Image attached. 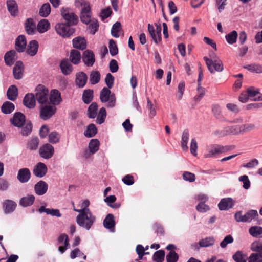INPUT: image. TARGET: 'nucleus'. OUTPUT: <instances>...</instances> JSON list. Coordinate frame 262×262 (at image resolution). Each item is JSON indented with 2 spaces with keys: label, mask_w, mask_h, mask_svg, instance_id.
<instances>
[{
  "label": "nucleus",
  "mask_w": 262,
  "mask_h": 262,
  "mask_svg": "<svg viewBox=\"0 0 262 262\" xmlns=\"http://www.w3.org/2000/svg\"><path fill=\"white\" fill-rule=\"evenodd\" d=\"M87 211L79 213L76 217V222L79 226L89 230L95 223L96 217L90 210H87Z\"/></svg>",
  "instance_id": "nucleus-1"
},
{
  "label": "nucleus",
  "mask_w": 262,
  "mask_h": 262,
  "mask_svg": "<svg viewBox=\"0 0 262 262\" xmlns=\"http://www.w3.org/2000/svg\"><path fill=\"white\" fill-rule=\"evenodd\" d=\"M203 59L208 70L211 73H214L216 72H221L223 70V62L216 55H214V57H211V59H209L206 56L204 57Z\"/></svg>",
  "instance_id": "nucleus-2"
},
{
  "label": "nucleus",
  "mask_w": 262,
  "mask_h": 262,
  "mask_svg": "<svg viewBox=\"0 0 262 262\" xmlns=\"http://www.w3.org/2000/svg\"><path fill=\"white\" fill-rule=\"evenodd\" d=\"M228 146H223L219 144H211L207 147L206 151L204 156L206 158L216 157L218 155L226 152L230 150Z\"/></svg>",
  "instance_id": "nucleus-3"
},
{
  "label": "nucleus",
  "mask_w": 262,
  "mask_h": 262,
  "mask_svg": "<svg viewBox=\"0 0 262 262\" xmlns=\"http://www.w3.org/2000/svg\"><path fill=\"white\" fill-rule=\"evenodd\" d=\"M34 94L36 100L40 104L46 103L49 97V91L43 85L39 84L35 89Z\"/></svg>",
  "instance_id": "nucleus-4"
},
{
  "label": "nucleus",
  "mask_w": 262,
  "mask_h": 262,
  "mask_svg": "<svg viewBox=\"0 0 262 262\" xmlns=\"http://www.w3.org/2000/svg\"><path fill=\"white\" fill-rule=\"evenodd\" d=\"M240 125L227 126L222 129L214 132L215 135L219 137H223L229 135H237L241 134Z\"/></svg>",
  "instance_id": "nucleus-5"
},
{
  "label": "nucleus",
  "mask_w": 262,
  "mask_h": 262,
  "mask_svg": "<svg viewBox=\"0 0 262 262\" xmlns=\"http://www.w3.org/2000/svg\"><path fill=\"white\" fill-rule=\"evenodd\" d=\"M100 99L102 102H108V106L113 107L115 105L116 99L115 95L111 94V91L107 88H103L100 94Z\"/></svg>",
  "instance_id": "nucleus-6"
},
{
  "label": "nucleus",
  "mask_w": 262,
  "mask_h": 262,
  "mask_svg": "<svg viewBox=\"0 0 262 262\" xmlns=\"http://www.w3.org/2000/svg\"><path fill=\"white\" fill-rule=\"evenodd\" d=\"M70 25L66 23H57L55 27L57 33L63 37L70 36L74 32V30Z\"/></svg>",
  "instance_id": "nucleus-7"
},
{
  "label": "nucleus",
  "mask_w": 262,
  "mask_h": 262,
  "mask_svg": "<svg viewBox=\"0 0 262 262\" xmlns=\"http://www.w3.org/2000/svg\"><path fill=\"white\" fill-rule=\"evenodd\" d=\"M61 13L63 18L70 25H75L78 21V18L77 15L75 14L72 10L69 8H63L61 10Z\"/></svg>",
  "instance_id": "nucleus-8"
},
{
  "label": "nucleus",
  "mask_w": 262,
  "mask_h": 262,
  "mask_svg": "<svg viewBox=\"0 0 262 262\" xmlns=\"http://www.w3.org/2000/svg\"><path fill=\"white\" fill-rule=\"evenodd\" d=\"M54 147L50 144H46L39 149L40 156L46 159L51 158L54 155Z\"/></svg>",
  "instance_id": "nucleus-9"
},
{
  "label": "nucleus",
  "mask_w": 262,
  "mask_h": 262,
  "mask_svg": "<svg viewBox=\"0 0 262 262\" xmlns=\"http://www.w3.org/2000/svg\"><path fill=\"white\" fill-rule=\"evenodd\" d=\"M83 6L80 15L81 20L84 24H88L91 21V9L89 3L83 2L82 3Z\"/></svg>",
  "instance_id": "nucleus-10"
},
{
  "label": "nucleus",
  "mask_w": 262,
  "mask_h": 262,
  "mask_svg": "<svg viewBox=\"0 0 262 262\" xmlns=\"http://www.w3.org/2000/svg\"><path fill=\"white\" fill-rule=\"evenodd\" d=\"M235 203L232 198H225L221 200L218 204V207L220 210H228L234 206Z\"/></svg>",
  "instance_id": "nucleus-11"
},
{
  "label": "nucleus",
  "mask_w": 262,
  "mask_h": 262,
  "mask_svg": "<svg viewBox=\"0 0 262 262\" xmlns=\"http://www.w3.org/2000/svg\"><path fill=\"white\" fill-rule=\"evenodd\" d=\"M56 112V108L53 106H44L41 108L40 116L44 120L49 119Z\"/></svg>",
  "instance_id": "nucleus-12"
},
{
  "label": "nucleus",
  "mask_w": 262,
  "mask_h": 262,
  "mask_svg": "<svg viewBox=\"0 0 262 262\" xmlns=\"http://www.w3.org/2000/svg\"><path fill=\"white\" fill-rule=\"evenodd\" d=\"M24 67L21 61H18L16 62L13 69V74L15 79H20L23 78L24 75Z\"/></svg>",
  "instance_id": "nucleus-13"
},
{
  "label": "nucleus",
  "mask_w": 262,
  "mask_h": 262,
  "mask_svg": "<svg viewBox=\"0 0 262 262\" xmlns=\"http://www.w3.org/2000/svg\"><path fill=\"white\" fill-rule=\"evenodd\" d=\"M25 116L20 112L16 113L13 117L10 119L11 123L15 126L20 127L25 122Z\"/></svg>",
  "instance_id": "nucleus-14"
},
{
  "label": "nucleus",
  "mask_w": 262,
  "mask_h": 262,
  "mask_svg": "<svg viewBox=\"0 0 262 262\" xmlns=\"http://www.w3.org/2000/svg\"><path fill=\"white\" fill-rule=\"evenodd\" d=\"M47 167L43 163H38L34 167L33 173L37 177L42 178L46 175L47 172Z\"/></svg>",
  "instance_id": "nucleus-15"
},
{
  "label": "nucleus",
  "mask_w": 262,
  "mask_h": 262,
  "mask_svg": "<svg viewBox=\"0 0 262 262\" xmlns=\"http://www.w3.org/2000/svg\"><path fill=\"white\" fill-rule=\"evenodd\" d=\"M60 68L64 75H70L73 71V68L71 62L68 59H63L60 64Z\"/></svg>",
  "instance_id": "nucleus-16"
},
{
  "label": "nucleus",
  "mask_w": 262,
  "mask_h": 262,
  "mask_svg": "<svg viewBox=\"0 0 262 262\" xmlns=\"http://www.w3.org/2000/svg\"><path fill=\"white\" fill-rule=\"evenodd\" d=\"M58 244L60 245L58 248L59 251L63 253L69 246V238L67 234H62L58 237Z\"/></svg>",
  "instance_id": "nucleus-17"
},
{
  "label": "nucleus",
  "mask_w": 262,
  "mask_h": 262,
  "mask_svg": "<svg viewBox=\"0 0 262 262\" xmlns=\"http://www.w3.org/2000/svg\"><path fill=\"white\" fill-rule=\"evenodd\" d=\"M82 60L85 65L92 67L95 62V57L93 52L90 50H85L83 54Z\"/></svg>",
  "instance_id": "nucleus-18"
},
{
  "label": "nucleus",
  "mask_w": 262,
  "mask_h": 262,
  "mask_svg": "<svg viewBox=\"0 0 262 262\" xmlns=\"http://www.w3.org/2000/svg\"><path fill=\"white\" fill-rule=\"evenodd\" d=\"M48 189V185L47 183L43 181H39L37 182L34 186V190L38 195H42L45 194Z\"/></svg>",
  "instance_id": "nucleus-19"
},
{
  "label": "nucleus",
  "mask_w": 262,
  "mask_h": 262,
  "mask_svg": "<svg viewBox=\"0 0 262 262\" xmlns=\"http://www.w3.org/2000/svg\"><path fill=\"white\" fill-rule=\"evenodd\" d=\"M31 177V172L28 168H21L19 170L17 176V179L21 183L27 182Z\"/></svg>",
  "instance_id": "nucleus-20"
},
{
  "label": "nucleus",
  "mask_w": 262,
  "mask_h": 262,
  "mask_svg": "<svg viewBox=\"0 0 262 262\" xmlns=\"http://www.w3.org/2000/svg\"><path fill=\"white\" fill-rule=\"evenodd\" d=\"M23 103L25 106L29 108H34L36 104V98L34 94H27L24 97Z\"/></svg>",
  "instance_id": "nucleus-21"
},
{
  "label": "nucleus",
  "mask_w": 262,
  "mask_h": 262,
  "mask_svg": "<svg viewBox=\"0 0 262 262\" xmlns=\"http://www.w3.org/2000/svg\"><path fill=\"white\" fill-rule=\"evenodd\" d=\"M27 45V41L24 35H20L17 37L15 41V49L18 52H24Z\"/></svg>",
  "instance_id": "nucleus-22"
},
{
  "label": "nucleus",
  "mask_w": 262,
  "mask_h": 262,
  "mask_svg": "<svg viewBox=\"0 0 262 262\" xmlns=\"http://www.w3.org/2000/svg\"><path fill=\"white\" fill-rule=\"evenodd\" d=\"M87 75L84 72H80L76 74L75 83L79 88H83L87 82Z\"/></svg>",
  "instance_id": "nucleus-23"
},
{
  "label": "nucleus",
  "mask_w": 262,
  "mask_h": 262,
  "mask_svg": "<svg viewBox=\"0 0 262 262\" xmlns=\"http://www.w3.org/2000/svg\"><path fill=\"white\" fill-rule=\"evenodd\" d=\"M17 204L11 200H6L3 205L4 212L7 214L13 212Z\"/></svg>",
  "instance_id": "nucleus-24"
},
{
  "label": "nucleus",
  "mask_w": 262,
  "mask_h": 262,
  "mask_svg": "<svg viewBox=\"0 0 262 262\" xmlns=\"http://www.w3.org/2000/svg\"><path fill=\"white\" fill-rule=\"evenodd\" d=\"M247 93L252 100L255 101H259L262 100V95L259 93L258 89L251 86L247 89Z\"/></svg>",
  "instance_id": "nucleus-25"
},
{
  "label": "nucleus",
  "mask_w": 262,
  "mask_h": 262,
  "mask_svg": "<svg viewBox=\"0 0 262 262\" xmlns=\"http://www.w3.org/2000/svg\"><path fill=\"white\" fill-rule=\"evenodd\" d=\"M115 220H114V217L113 214H108L106 217L105 218L103 221V225L104 226L110 230L111 232H114L115 231Z\"/></svg>",
  "instance_id": "nucleus-26"
},
{
  "label": "nucleus",
  "mask_w": 262,
  "mask_h": 262,
  "mask_svg": "<svg viewBox=\"0 0 262 262\" xmlns=\"http://www.w3.org/2000/svg\"><path fill=\"white\" fill-rule=\"evenodd\" d=\"M17 58L16 53L14 50L7 52L4 56L5 63L8 66H12Z\"/></svg>",
  "instance_id": "nucleus-27"
},
{
  "label": "nucleus",
  "mask_w": 262,
  "mask_h": 262,
  "mask_svg": "<svg viewBox=\"0 0 262 262\" xmlns=\"http://www.w3.org/2000/svg\"><path fill=\"white\" fill-rule=\"evenodd\" d=\"M50 100L54 105H58L61 102L62 99L60 93L57 90L54 89L51 91Z\"/></svg>",
  "instance_id": "nucleus-28"
},
{
  "label": "nucleus",
  "mask_w": 262,
  "mask_h": 262,
  "mask_svg": "<svg viewBox=\"0 0 262 262\" xmlns=\"http://www.w3.org/2000/svg\"><path fill=\"white\" fill-rule=\"evenodd\" d=\"M7 6L11 15L15 16L18 13V6L15 1L8 0L7 1Z\"/></svg>",
  "instance_id": "nucleus-29"
},
{
  "label": "nucleus",
  "mask_w": 262,
  "mask_h": 262,
  "mask_svg": "<svg viewBox=\"0 0 262 262\" xmlns=\"http://www.w3.org/2000/svg\"><path fill=\"white\" fill-rule=\"evenodd\" d=\"M81 59V54L79 51L76 50H72L70 53L69 61L74 64L80 63Z\"/></svg>",
  "instance_id": "nucleus-30"
},
{
  "label": "nucleus",
  "mask_w": 262,
  "mask_h": 262,
  "mask_svg": "<svg viewBox=\"0 0 262 262\" xmlns=\"http://www.w3.org/2000/svg\"><path fill=\"white\" fill-rule=\"evenodd\" d=\"M26 32L29 35L34 34L36 31V25L32 18H28L25 24Z\"/></svg>",
  "instance_id": "nucleus-31"
},
{
  "label": "nucleus",
  "mask_w": 262,
  "mask_h": 262,
  "mask_svg": "<svg viewBox=\"0 0 262 262\" xmlns=\"http://www.w3.org/2000/svg\"><path fill=\"white\" fill-rule=\"evenodd\" d=\"M38 43L36 40L31 41L27 49V53L28 55L33 56L36 54L38 49Z\"/></svg>",
  "instance_id": "nucleus-32"
},
{
  "label": "nucleus",
  "mask_w": 262,
  "mask_h": 262,
  "mask_svg": "<svg viewBox=\"0 0 262 262\" xmlns=\"http://www.w3.org/2000/svg\"><path fill=\"white\" fill-rule=\"evenodd\" d=\"M212 113L215 117L221 121L227 122V120L222 113L221 108L218 104H214L212 107Z\"/></svg>",
  "instance_id": "nucleus-33"
},
{
  "label": "nucleus",
  "mask_w": 262,
  "mask_h": 262,
  "mask_svg": "<svg viewBox=\"0 0 262 262\" xmlns=\"http://www.w3.org/2000/svg\"><path fill=\"white\" fill-rule=\"evenodd\" d=\"M73 46L75 48L83 50L86 48V42L84 38L77 37L73 40Z\"/></svg>",
  "instance_id": "nucleus-34"
},
{
  "label": "nucleus",
  "mask_w": 262,
  "mask_h": 262,
  "mask_svg": "<svg viewBox=\"0 0 262 262\" xmlns=\"http://www.w3.org/2000/svg\"><path fill=\"white\" fill-rule=\"evenodd\" d=\"M50 26V23L47 19H42L38 23L37 29L40 33H43L49 29Z\"/></svg>",
  "instance_id": "nucleus-35"
},
{
  "label": "nucleus",
  "mask_w": 262,
  "mask_h": 262,
  "mask_svg": "<svg viewBox=\"0 0 262 262\" xmlns=\"http://www.w3.org/2000/svg\"><path fill=\"white\" fill-rule=\"evenodd\" d=\"M35 200L33 195H29L20 199L19 205L23 207H28L33 204Z\"/></svg>",
  "instance_id": "nucleus-36"
},
{
  "label": "nucleus",
  "mask_w": 262,
  "mask_h": 262,
  "mask_svg": "<svg viewBox=\"0 0 262 262\" xmlns=\"http://www.w3.org/2000/svg\"><path fill=\"white\" fill-rule=\"evenodd\" d=\"M7 95L9 100L11 101L16 100L18 96V89L17 87L14 85L10 86L7 91Z\"/></svg>",
  "instance_id": "nucleus-37"
},
{
  "label": "nucleus",
  "mask_w": 262,
  "mask_h": 262,
  "mask_svg": "<svg viewBox=\"0 0 262 262\" xmlns=\"http://www.w3.org/2000/svg\"><path fill=\"white\" fill-rule=\"evenodd\" d=\"M161 27L159 25H156V30L150 34V36L154 41L157 44L161 40Z\"/></svg>",
  "instance_id": "nucleus-38"
},
{
  "label": "nucleus",
  "mask_w": 262,
  "mask_h": 262,
  "mask_svg": "<svg viewBox=\"0 0 262 262\" xmlns=\"http://www.w3.org/2000/svg\"><path fill=\"white\" fill-rule=\"evenodd\" d=\"M189 135L188 132L187 130L183 131L181 137V145L184 151H187L188 149L187 144L189 140Z\"/></svg>",
  "instance_id": "nucleus-39"
},
{
  "label": "nucleus",
  "mask_w": 262,
  "mask_h": 262,
  "mask_svg": "<svg viewBox=\"0 0 262 262\" xmlns=\"http://www.w3.org/2000/svg\"><path fill=\"white\" fill-rule=\"evenodd\" d=\"M15 109V105L12 102L6 101L4 103L1 107L3 113L8 114L11 113Z\"/></svg>",
  "instance_id": "nucleus-40"
},
{
  "label": "nucleus",
  "mask_w": 262,
  "mask_h": 262,
  "mask_svg": "<svg viewBox=\"0 0 262 262\" xmlns=\"http://www.w3.org/2000/svg\"><path fill=\"white\" fill-rule=\"evenodd\" d=\"M116 200V197L114 195H110L106 196L104 201L107 204V205L114 209H117L120 207V204L118 203H115L112 204L113 203H114Z\"/></svg>",
  "instance_id": "nucleus-41"
},
{
  "label": "nucleus",
  "mask_w": 262,
  "mask_h": 262,
  "mask_svg": "<svg viewBox=\"0 0 262 262\" xmlns=\"http://www.w3.org/2000/svg\"><path fill=\"white\" fill-rule=\"evenodd\" d=\"M249 233L253 237L256 238L262 237V227L259 226H253L249 229Z\"/></svg>",
  "instance_id": "nucleus-42"
},
{
  "label": "nucleus",
  "mask_w": 262,
  "mask_h": 262,
  "mask_svg": "<svg viewBox=\"0 0 262 262\" xmlns=\"http://www.w3.org/2000/svg\"><path fill=\"white\" fill-rule=\"evenodd\" d=\"M97 133V129L94 124H90L86 130L84 132V135L86 137L91 138L94 137Z\"/></svg>",
  "instance_id": "nucleus-43"
},
{
  "label": "nucleus",
  "mask_w": 262,
  "mask_h": 262,
  "mask_svg": "<svg viewBox=\"0 0 262 262\" xmlns=\"http://www.w3.org/2000/svg\"><path fill=\"white\" fill-rule=\"evenodd\" d=\"M100 143L97 139H92L89 143V149L92 154L96 153L99 148Z\"/></svg>",
  "instance_id": "nucleus-44"
},
{
  "label": "nucleus",
  "mask_w": 262,
  "mask_h": 262,
  "mask_svg": "<svg viewBox=\"0 0 262 262\" xmlns=\"http://www.w3.org/2000/svg\"><path fill=\"white\" fill-rule=\"evenodd\" d=\"M121 30V25L120 22H116L112 26L111 29L112 35L115 37L118 38L120 36V33Z\"/></svg>",
  "instance_id": "nucleus-45"
},
{
  "label": "nucleus",
  "mask_w": 262,
  "mask_h": 262,
  "mask_svg": "<svg viewBox=\"0 0 262 262\" xmlns=\"http://www.w3.org/2000/svg\"><path fill=\"white\" fill-rule=\"evenodd\" d=\"M98 105L96 103H92L89 107L88 116L90 118H95L97 114Z\"/></svg>",
  "instance_id": "nucleus-46"
},
{
  "label": "nucleus",
  "mask_w": 262,
  "mask_h": 262,
  "mask_svg": "<svg viewBox=\"0 0 262 262\" xmlns=\"http://www.w3.org/2000/svg\"><path fill=\"white\" fill-rule=\"evenodd\" d=\"M258 216V212L256 210H250L244 215V222H251L252 220Z\"/></svg>",
  "instance_id": "nucleus-47"
},
{
  "label": "nucleus",
  "mask_w": 262,
  "mask_h": 262,
  "mask_svg": "<svg viewBox=\"0 0 262 262\" xmlns=\"http://www.w3.org/2000/svg\"><path fill=\"white\" fill-rule=\"evenodd\" d=\"M215 242L213 237H207L200 241L199 245L201 247H208L214 245Z\"/></svg>",
  "instance_id": "nucleus-48"
},
{
  "label": "nucleus",
  "mask_w": 262,
  "mask_h": 262,
  "mask_svg": "<svg viewBox=\"0 0 262 262\" xmlns=\"http://www.w3.org/2000/svg\"><path fill=\"white\" fill-rule=\"evenodd\" d=\"M51 12V7L49 3H45L42 5L39 10V15L44 17H47Z\"/></svg>",
  "instance_id": "nucleus-49"
},
{
  "label": "nucleus",
  "mask_w": 262,
  "mask_h": 262,
  "mask_svg": "<svg viewBox=\"0 0 262 262\" xmlns=\"http://www.w3.org/2000/svg\"><path fill=\"white\" fill-rule=\"evenodd\" d=\"M100 79V74L97 71H93L90 75V82L92 84L98 83Z\"/></svg>",
  "instance_id": "nucleus-50"
},
{
  "label": "nucleus",
  "mask_w": 262,
  "mask_h": 262,
  "mask_svg": "<svg viewBox=\"0 0 262 262\" xmlns=\"http://www.w3.org/2000/svg\"><path fill=\"white\" fill-rule=\"evenodd\" d=\"M250 249L252 251L259 253L262 255V241L253 242L251 245Z\"/></svg>",
  "instance_id": "nucleus-51"
},
{
  "label": "nucleus",
  "mask_w": 262,
  "mask_h": 262,
  "mask_svg": "<svg viewBox=\"0 0 262 262\" xmlns=\"http://www.w3.org/2000/svg\"><path fill=\"white\" fill-rule=\"evenodd\" d=\"M237 36V32L236 31H232L230 33L227 34L225 36V38L228 43L232 45L236 42Z\"/></svg>",
  "instance_id": "nucleus-52"
},
{
  "label": "nucleus",
  "mask_w": 262,
  "mask_h": 262,
  "mask_svg": "<svg viewBox=\"0 0 262 262\" xmlns=\"http://www.w3.org/2000/svg\"><path fill=\"white\" fill-rule=\"evenodd\" d=\"M93 91L91 90H86L83 92L82 100L85 103L89 104L93 99Z\"/></svg>",
  "instance_id": "nucleus-53"
},
{
  "label": "nucleus",
  "mask_w": 262,
  "mask_h": 262,
  "mask_svg": "<svg viewBox=\"0 0 262 262\" xmlns=\"http://www.w3.org/2000/svg\"><path fill=\"white\" fill-rule=\"evenodd\" d=\"M39 139L38 138H33L31 139L27 143V147L30 150H36L39 145Z\"/></svg>",
  "instance_id": "nucleus-54"
},
{
  "label": "nucleus",
  "mask_w": 262,
  "mask_h": 262,
  "mask_svg": "<svg viewBox=\"0 0 262 262\" xmlns=\"http://www.w3.org/2000/svg\"><path fill=\"white\" fill-rule=\"evenodd\" d=\"M90 204L89 200L86 199L83 200L81 204V209H77L75 208H73V210L78 213L86 212H88L87 210H90L89 206Z\"/></svg>",
  "instance_id": "nucleus-55"
},
{
  "label": "nucleus",
  "mask_w": 262,
  "mask_h": 262,
  "mask_svg": "<svg viewBox=\"0 0 262 262\" xmlns=\"http://www.w3.org/2000/svg\"><path fill=\"white\" fill-rule=\"evenodd\" d=\"M106 116V110L104 107L101 108L97 118V122L99 124L103 123L105 121Z\"/></svg>",
  "instance_id": "nucleus-56"
},
{
  "label": "nucleus",
  "mask_w": 262,
  "mask_h": 262,
  "mask_svg": "<svg viewBox=\"0 0 262 262\" xmlns=\"http://www.w3.org/2000/svg\"><path fill=\"white\" fill-rule=\"evenodd\" d=\"M248 262H262V255L258 252L252 253L248 259Z\"/></svg>",
  "instance_id": "nucleus-57"
},
{
  "label": "nucleus",
  "mask_w": 262,
  "mask_h": 262,
  "mask_svg": "<svg viewBox=\"0 0 262 262\" xmlns=\"http://www.w3.org/2000/svg\"><path fill=\"white\" fill-rule=\"evenodd\" d=\"M241 134L245 132H249L255 129L256 126L253 123H247L240 125Z\"/></svg>",
  "instance_id": "nucleus-58"
},
{
  "label": "nucleus",
  "mask_w": 262,
  "mask_h": 262,
  "mask_svg": "<svg viewBox=\"0 0 262 262\" xmlns=\"http://www.w3.org/2000/svg\"><path fill=\"white\" fill-rule=\"evenodd\" d=\"M179 256L174 251L171 250L166 255V259L167 262H177L178 260Z\"/></svg>",
  "instance_id": "nucleus-59"
},
{
  "label": "nucleus",
  "mask_w": 262,
  "mask_h": 262,
  "mask_svg": "<svg viewBox=\"0 0 262 262\" xmlns=\"http://www.w3.org/2000/svg\"><path fill=\"white\" fill-rule=\"evenodd\" d=\"M165 256V252L163 250L156 251L153 256L154 260L156 262H162Z\"/></svg>",
  "instance_id": "nucleus-60"
},
{
  "label": "nucleus",
  "mask_w": 262,
  "mask_h": 262,
  "mask_svg": "<svg viewBox=\"0 0 262 262\" xmlns=\"http://www.w3.org/2000/svg\"><path fill=\"white\" fill-rule=\"evenodd\" d=\"M248 70L256 73H262V66L258 64H251L245 67Z\"/></svg>",
  "instance_id": "nucleus-61"
},
{
  "label": "nucleus",
  "mask_w": 262,
  "mask_h": 262,
  "mask_svg": "<svg viewBox=\"0 0 262 262\" xmlns=\"http://www.w3.org/2000/svg\"><path fill=\"white\" fill-rule=\"evenodd\" d=\"M232 258L235 262H247L243 252L241 251H236L233 255Z\"/></svg>",
  "instance_id": "nucleus-62"
},
{
  "label": "nucleus",
  "mask_w": 262,
  "mask_h": 262,
  "mask_svg": "<svg viewBox=\"0 0 262 262\" xmlns=\"http://www.w3.org/2000/svg\"><path fill=\"white\" fill-rule=\"evenodd\" d=\"M109 50L112 56H115L118 54V48L114 40L111 39L109 41Z\"/></svg>",
  "instance_id": "nucleus-63"
},
{
  "label": "nucleus",
  "mask_w": 262,
  "mask_h": 262,
  "mask_svg": "<svg viewBox=\"0 0 262 262\" xmlns=\"http://www.w3.org/2000/svg\"><path fill=\"white\" fill-rule=\"evenodd\" d=\"M60 135L56 132H52L49 135V141L52 143H56L59 142Z\"/></svg>",
  "instance_id": "nucleus-64"
}]
</instances>
